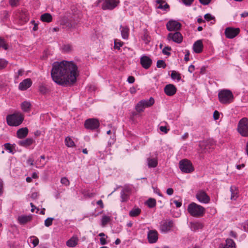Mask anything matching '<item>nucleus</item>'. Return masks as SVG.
<instances>
[{"mask_svg":"<svg viewBox=\"0 0 248 248\" xmlns=\"http://www.w3.org/2000/svg\"><path fill=\"white\" fill-rule=\"evenodd\" d=\"M146 203L149 208H153L156 205V201L155 199L150 198Z\"/></svg>","mask_w":248,"mask_h":248,"instance_id":"37","label":"nucleus"},{"mask_svg":"<svg viewBox=\"0 0 248 248\" xmlns=\"http://www.w3.org/2000/svg\"><path fill=\"white\" fill-rule=\"evenodd\" d=\"M54 220V218L52 217H48L45 220V225L46 227H49L52 224V222Z\"/></svg>","mask_w":248,"mask_h":248,"instance_id":"50","label":"nucleus"},{"mask_svg":"<svg viewBox=\"0 0 248 248\" xmlns=\"http://www.w3.org/2000/svg\"><path fill=\"white\" fill-rule=\"evenodd\" d=\"M142 39L146 44H148V43L150 41L149 34L148 33L146 30L144 31V34L142 37Z\"/></svg>","mask_w":248,"mask_h":248,"instance_id":"41","label":"nucleus"},{"mask_svg":"<svg viewBox=\"0 0 248 248\" xmlns=\"http://www.w3.org/2000/svg\"><path fill=\"white\" fill-rule=\"evenodd\" d=\"M140 63L145 69H149L152 63V60L147 56H143L140 58Z\"/></svg>","mask_w":248,"mask_h":248,"instance_id":"15","label":"nucleus"},{"mask_svg":"<svg viewBox=\"0 0 248 248\" xmlns=\"http://www.w3.org/2000/svg\"><path fill=\"white\" fill-rule=\"evenodd\" d=\"M171 50V48L170 46H165L162 50V53L166 55L170 56V53L168 51H170Z\"/></svg>","mask_w":248,"mask_h":248,"instance_id":"51","label":"nucleus"},{"mask_svg":"<svg viewBox=\"0 0 248 248\" xmlns=\"http://www.w3.org/2000/svg\"><path fill=\"white\" fill-rule=\"evenodd\" d=\"M8 64V62L4 59H0V70L5 68Z\"/></svg>","mask_w":248,"mask_h":248,"instance_id":"48","label":"nucleus"},{"mask_svg":"<svg viewBox=\"0 0 248 248\" xmlns=\"http://www.w3.org/2000/svg\"><path fill=\"white\" fill-rule=\"evenodd\" d=\"M4 146L5 148L7 150H9L10 153L13 152L12 148L11 145L10 143H5L4 145Z\"/></svg>","mask_w":248,"mask_h":248,"instance_id":"56","label":"nucleus"},{"mask_svg":"<svg viewBox=\"0 0 248 248\" xmlns=\"http://www.w3.org/2000/svg\"><path fill=\"white\" fill-rule=\"evenodd\" d=\"M18 16L23 23H26L29 20V14L25 10H21L19 13Z\"/></svg>","mask_w":248,"mask_h":248,"instance_id":"21","label":"nucleus"},{"mask_svg":"<svg viewBox=\"0 0 248 248\" xmlns=\"http://www.w3.org/2000/svg\"><path fill=\"white\" fill-rule=\"evenodd\" d=\"M1 47L5 50H7L8 48V45L4 39L0 37V48Z\"/></svg>","mask_w":248,"mask_h":248,"instance_id":"43","label":"nucleus"},{"mask_svg":"<svg viewBox=\"0 0 248 248\" xmlns=\"http://www.w3.org/2000/svg\"><path fill=\"white\" fill-rule=\"evenodd\" d=\"M230 190L231 191V200H236L238 197V193L237 188L235 186H231Z\"/></svg>","mask_w":248,"mask_h":248,"instance_id":"33","label":"nucleus"},{"mask_svg":"<svg viewBox=\"0 0 248 248\" xmlns=\"http://www.w3.org/2000/svg\"><path fill=\"white\" fill-rule=\"evenodd\" d=\"M167 29L168 31H174L180 30L181 27V24L176 21H170L166 25Z\"/></svg>","mask_w":248,"mask_h":248,"instance_id":"14","label":"nucleus"},{"mask_svg":"<svg viewBox=\"0 0 248 248\" xmlns=\"http://www.w3.org/2000/svg\"><path fill=\"white\" fill-rule=\"evenodd\" d=\"M34 159L32 158L29 157L27 160V163L30 165H33Z\"/></svg>","mask_w":248,"mask_h":248,"instance_id":"64","label":"nucleus"},{"mask_svg":"<svg viewBox=\"0 0 248 248\" xmlns=\"http://www.w3.org/2000/svg\"><path fill=\"white\" fill-rule=\"evenodd\" d=\"M39 91L41 93L45 94L48 92V89L45 85L41 84L39 86Z\"/></svg>","mask_w":248,"mask_h":248,"instance_id":"40","label":"nucleus"},{"mask_svg":"<svg viewBox=\"0 0 248 248\" xmlns=\"http://www.w3.org/2000/svg\"><path fill=\"white\" fill-rule=\"evenodd\" d=\"M30 239L32 240L31 243L33 245L34 247L37 246L39 244V239L38 238L35 236H31L30 237Z\"/></svg>","mask_w":248,"mask_h":248,"instance_id":"46","label":"nucleus"},{"mask_svg":"<svg viewBox=\"0 0 248 248\" xmlns=\"http://www.w3.org/2000/svg\"><path fill=\"white\" fill-rule=\"evenodd\" d=\"M237 131L243 137H248V118L244 117L239 121Z\"/></svg>","mask_w":248,"mask_h":248,"instance_id":"6","label":"nucleus"},{"mask_svg":"<svg viewBox=\"0 0 248 248\" xmlns=\"http://www.w3.org/2000/svg\"><path fill=\"white\" fill-rule=\"evenodd\" d=\"M148 162V166L149 168H155L157 166L158 162L156 158L148 157L147 159Z\"/></svg>","mask_w":248,"mask_h":248,"instance_id":"30","label":"nucleus"},{"mask_svg":"<svg viewBox=\"0 0 248 248\" xmlns=\"http://www.w3.org/2000/svg\"><path fill=\"white\" fill-rule=\"evenodd\" d=\"M197 200L201 202L208 203L210 201V197L203 190H199L196 195Z\"/></svg>","mask_w":248,"mask_h":248,"instance_id":"10","label":"nucleus"},{"mask_svg":"<svg viewBox=\"0 0 248 248\" xmlns=\"http://www.w3.org/2000/svg\"><path fill=\"white\" fill-rule=\"evenodd\" d=\"M65 145L69 147H73L76 145L73 140L69 137H67L65 139Z\"/></svg>","mask_w":248,"mask_h":248,"instance_id":"36","label":"nucleus"},{"mask_svg":"<svg viewBox=\"0 0 248 248\" xmlns=\"http://www.w3.org/2000/svg\"><path fill=\"white\" fill-rule=\"evenodd\" d=\"M41 20L43 22H50L52 20V17L49 13H45L41 15Z\"/></svg>","mask_w":248,"mask_h":248,"instance_id":"32","label":"nucleus"},{"mask_svg":"<svg viewBox=\"0 0 248 248\" xmlns=\"http://www.w3.org/2000/svg\"><path fill=\"white\" fill-rule=\"evenodd\" d=\"M124 44V43L118 41V40H115L114 41V48L117 49L119 50L120 49V47L122 46Z\"/></svg>","mask_w":248,"mask_h":248,"instance_id":"47","label":"nucleus"},{"mask_svg":"<svg viewBox=\"0 0 248 248\" xmlns=\"http://www.w3.org/2000/svg\"><path fill=\"white\" fill-rule=\"evenodd\" d=\"M128 190H124L121 194L122 202H125L128 198Z\"/></svg>","mask_w":248,"mask_h":248,"instance_id":"45","label":"nucleus"},{"mask_svg":"<svg viewBox=\"0 0 248 248\" xmlns=\"http://www.w3.org/2000/svg\"><path fill=\"white\" fill-rule=\"evenodd\" d=\"M110 221V217L108 216H103L101 219L102 226H105Z\"/></svg>","mask_w":248,"mask_h":248,"instance_id":"38","label":"nucleus"},{"mask_svg":"<svg viewBox=\"0 0 248 248\" xmlns=\"http://www.w3.org/2000/svg\"><path fill=\"white\" fill-rule=\"evenodd\" d=\"M34 142L32 138H27L26 140H20L18 142V144L20 146L27 147L31 145Z\"/></svg>","mask_w":248,"mask_h":248,"instance_id":"27","label":"nucleus"},{"mask_svg":"<svg viewBox=\"0 0 248 248\" xmlns=\"http://www.w3.org/2000/svg\"><path fill=\"white\" fill-rule=\"evenodd\" d=\"M170 76L173 79H176L177 80H180L181 78L180 74L175 71H172L171 72Z\"/></svg>","mask_w":248,"mask_h":248,"instance_id":"39","label":"nucleus"},{"mask_svg":"<svg viewBox=\"0 0 248 248\" xmlns=\"http://www.w3.org/2000/svg\"><path fill=\"white\" fill-rule=\"evenodd\" d=\"M156 66L158 68H165L166 67V64L163 60H158L157 62Z\"/></svg>","mask_w":248,"mask_h":248,"instance_id":"49","label":"nucleus"},{"mask_svg":"<svg viewBox=\"0 0 248 248\" xmlns=\"http://www.w3.org/2000/svg\"><path fill=\"white\" fill-rule=\"evenodd\" d=\"M51 76L53 80L59 85H72L78 76V67L72 62H56L53 63Z\"/></svg>","mask_w":248,"mask_h":248,"instance_id":"1","label":"nucleus"},{"mask_svg":"<svg viewBox=\"0 0 248 248\" xmlns=\"http://www.w3.org/2000/svg\"><path fill=\"white\" fill-rule=\"evenodd\" d=\"M29 132L27 127H23L19 129L16 132L17 137L19 139H24L27 137Z\"/></svg>","mask_w":248,"mask_h":248,"instance_id":"20","label":"nucleus"},{"mask_svg":"<svg viewBox=\"0 0 248 248\" xmlns=\"http://www.w3.org/2000/svg\"><path fill=\"white\" fill-rule=\"evenodd\" d=\"M156 2L159 4L157 7L158 9L166 10V9H169L170 7L169 5L165 3L164 0H156Z\"/></svg>","mask_w":248,"mask_h":248,"instance_id":"31","label":"nucleus"},{"mask_svg":"<svg viewBox=\"0 0 248 248\" xmlns=\"http://www.w3.org/2000/svg\"><path fill=\"white\" fill-rule=\"evenodd\" d=\"M159 129L161 131L164 132L165 133H167L169 129L167 128L166 126H161L159 127Z\"/></svg>","mask_w":248,"mask_h":248,"instance_id":"61","label":"nucleus"},{"mask_svg":"<svg viewBox=\"0 0 248 248\" xmlns=\"http://www.w3.org/2000/svg\"><path fill=\"white\" fill-rule=\"evenodd\" d=\"M24 117L21 113L8 115L6 117L7 124L10 126H18L23 121Z\"/></svg>","mask_w":248,"mask_h":248,"instance_id":"3","label":"nucleus"},{"mask_svg":"<svg viewBox=\"0 0 248 248\" xmlns=\"http://www.w3.org/2000/svg\"><path fill=\"white\" fill-rule=\"evenodd\" d=\"M62 49L64 52H70L71 51H72V47L69 44L65 45L63 46L62 47Z\"/></svg>","mask_w":248,"mask_h":248,"instance_id":"52","label":"nucleus"},{"mask_svg":"<svg viewBox=\"0 0 248 248\" xmlns=\"http://www.w3.org/2000/svg\"><path fill=\"white\" fill-rule=\"evenodd\" d=\"M187 211L192 216L199 217L203 215L205 209L201 205L192 202L188 206Z\"/></svg>","mask_w":248,"mask_h":248,"instance_id":"2","label":"nucleus"},{"mask_svg":"<svg viewBox=\"0 0 248 248\" xmlns=\"http://www.w3.org/2000/svg\"><path fill=\"white\" fill-rule=\"evenodd\" d=\"M104 1L102 5V9L106 10H112L114 9L120 2L119 0H98V3Z\"/></svg>","mask_w":248,"mask_h":248,"instance_id":"7","label":"nucleus"},{"mask_svg":"<svg viewBox=\"0 0 248 248\" xmlns=\"http://www.w3.org/2000/svg\"><path fill=\"white\" fill-rule=\"evenodd\" d=\"M61 182L62 185H64L66 186H69L70 184V182L66 177L62 178L61 180Z\"/></svg>","mask_w":248,"mask_h":248,"instance_id":"54","label":"nucleus"},{"mask_svg":"<svg viewBox=\"0 0 248 248\" xmlns=\"http://www.w3.org/2000/svg\"><path fill=\"white\" fill-rule=\"evenodd\" d=\"M240 32L239 28H227L225 30V34L227 38L232 39L236 36Z\"/></svg>","mask_w":248,"mask_h":248,"instance_id":"11","label":"nucleus"},{"mask_svg":"<svg viewBox=\"0 0 248 248\" xmlns=\"http://www.w3.org/2000/svg\"><path fill=\"white\" fill-rule=\"evenodd\" d=\"M203 45L201 40L195 42L193 45V50L195 53H200L202 51Z\"/></svg>","mask_w":248,"mask_h":248,"instance_id":"22","label":"nucleus"},{"mask_svg":"<svg viewBox=\"0 0 248 248\" xmlns=\"http://www.w3.org/2000/svg\"><path fill=\"white\" fill-rule=\"evenodd\" d=\"M144 108H145L143 105H142L141 104L140 105V102H139L137 103V104L136 105V106L135 107V109H136V111L139 113L143 111Z\"/></svg>","mask_w":248,"mask_h":248,"instance_id":"44","label":"nucleus"},{"mask_svg":"<svg viewBox=\"0 0 248 248\" xmlns=\"http://www.w3.org/2000/svg\"><path fill=\"white\" fill-rule=\"evenodd\" d=\"M120 29H121V35L123 39H127L129 36V29L127 26H121Z\"/></svg>","mask_w":248,"mask_h":248,"instance_id":"28","label":"nucleus"},{"mask_svg":"<svg viewBox=\"0 0 248 248\" xmlns=\"http://www.w3.org/2000/svg\"><path fill=\"white\" fill-rule=\"evenodd\" d=\"M200 3L202 5H208L209 4L211 1V0H199Z\"/></svg>","mask_w":248,"mask_h":248,"instance_id":"60","label":"nucleus"},{"mask_svg":"<svg viewBox=\"0 0 248 248\" xmlns=\"http://www.w3.org/2000/svg\"><path fill=\"white\" fill-rule=\"evenodd\" d=\"M46 164V162H45L44 161H40L39 162H38L37 161L36 162V167L39 168V167H42L45 166Z\"/></svg>","mask_w":248,"mask_h":248,"instance_id":"57","label":"nucleus"},{"mask_svg":"<svg viewBox=\"0 0 248 248\" xmlns=\"http://www.w3.org/2000/svg\"><path fill=\"white\" fill-rule=\"evenodd\" d=\"M78 238L77 236L75 235L72 236L69 240H68L66 244L69 247L73 248L76 247L78 244Z\"/></svg>","mask_w":248,"mask_h":248,"instance_id":"23","label":"nucleus"},{"mask_svg":"<svg viewBox=\"0 0 248 248\" xmlns=\"http://www.w3.org/2000/svg\"><path fill=\"white\" fill-rule=\"evenodd\" d=\"M214 144L213 140H209L200 142L199 147L202 153L210 152L214 148L213 146Z\"/></svg>","mask_w":248,"mask_h":248,"instance_id":"8","label":"nucleus"},{"mask_svg":"<svg viewBox=\"0 0 248 248\" xmlns=\"http://www.w3.org/2000/svg\"><path fill=\"white\" fill-rule=\"evenodd\" d=\"M166 192L169 195H171L173 193V189L172 188H169L167 189Z\"/></svg>","mask_w":248,"mask_h":248,"instance_id":"63","label":"nucleus"},{"mask_svg":"<svg viewBox=\"0 0 248 248\" xmlns=\"http://www.w3.org/2000/svg\"><path fill=\"white\" fill-rule=\"evenodd\" d=\"M179 169L184 173H189L194 170L192 162L187 159H184L179 161Z\"/></svg>","mask_w":248,"mask_h":248,"instance_id":"5","label":"nucleus"},{"mask_svg":"<svg viewBox=\"0 0 248 248\" xmlns=\"http://www.w3.org/2000/svg\"><path fill=\"white\" fill-rule=\"evenodd\" d=\"M140 105L143 106L144 108L152 106L155 103L154 99L151 97L149 100H142L140 101Z\"/></svg>","mask_w":248,"mask_h":248,"instance_id":"25","label":"nucleus"},{"mask_svg":"<svg viewBox=\"0 0 248 248\" xmlns=\"http://www.w3.org/2000/svg\"><path fill=\"white\" fill-rule=\"evenodd\" d=\"M32 219V216H20L18 218V220L20 224H24L30 221Z\"/></svg>","mask_w":248,"mask_h":248,"instance_id":"29","label":"nucleus"},{"mask_svg":"<svg viewBox=\"0 0 248 248\" xmlns=\"http://www.w3.org/2000/svg\"><path fill=\"white\" fill-rule=\"evenodd\" d=\"M182 0L185 5H188V6L192 4V3L193 2V1H194V0Z\"/></svg>","mask_w":248,"mask_h":248,"instance_id":"59","label":"nucleus"},{"mask_svg":"<svg viewBox=\"0 0 248 248\" xmlns=\"http://www.w3.org/2000/svg\"><path fill=\"white\" fill-rule=\"evenodd\" d=\"M140 105L143 106L144 108L152 106L155 103L154 99L151 97L149 100H142L140 101Z\"/></svg>","mask_w":248,"mask_h":248,"instance_id":"26","label":"nucleus"},{"mask_svg":"<svg viewBox=\"0 0 248 248\" xmlns=\"http://www.w3.org/2000/svg\"><path fill=\"white\" fill-rule=\"evenodd\" d=\"M127 81L130 83H133L135 81V78L133 76H129L127 78Z\"/></svg>","mask_w":248,"mask_h":248,"instance_id":"62","label":"nucleus"},{"mask_svg":"<svg viewBox=\"0 0 248 248\" xmlns=\"http://www.w3.org/2000/svg\"><path fill=\"white\" fill-rule=\"evenodd\" d=\"M214 119L215 120H217L219 119V113L218 111L215 110L213 114Z\"/></svg>","mask_w":248,"mask_h":248,"instance_id":"58","label":"nucleus"},{"mask_svg":"<svg viewBox=\"0 0 248 248\" xmlns=\"http://www.w3.org/2000/svg\"><path fill=\"white\" fill-rule=\"evenodd\" d=\"M177 89L173 84L167 85L164 88V92L168 96H172L175 94Z\"/></svg>","mask_w":248,"mask_h":248,"instance_id":"17","label":"nucleus"},{"mask_svg":"<svg viewBox=\"0 0 248 248\" xmlns=\"http://www.w3.org/2000/svg\"><path fill=\"white\" fill-rule=\"evenodd\" d=\"M99 122L97 119L91 118L86 120L84 123L85 127L90 130H94L99 126Z\"/></svg>","mask_w":248,"mask_h":248,"instance_id":"9","label":"nucleus"},{"mask_svg":"<svg viewBox=\"0 0 248 248\" xmlns=\"http://www.w3.org/2000/svg\"><path fill=\"white\" fill-rule=\"evenodd\" d=\"M219 248H235L234 242L231 239H227L225 244H221Z\"/></svg>","mask_w":248,"mask_h":248,"instance_id":"24","label":"nucleus"},{"mask_svg":"<svg viewBox=\"0 0 248 248\" xmlns=\"http://www.w3.org/2000/svg\"><path fill=\"white\" fill-rule=\"evenodd\" d=\"M32 81L30 78H27L24 79L19 85V89L21 91L26 90L31 86Z\"/></svg>","mask_w":248,"mask_h":248,"instance_id":"19","label":"nucleus"},{"mask_svg":"<svg viewBox=\"0 0 248 248\" xmlns=\"http://www.w3.org/2000/svg\"><path fill=\"white\" fill-rule=\"evenodd\" d=\"M219 101L222 104H230L233 101V95L229 90H222L218 94Z\"/></svg>","mask_w":248,"mask_h":248,"instance_id":"4","label":"nucleus"},{"mask_svg":"<svg viewBox=\"0 0 248 248\" xmlns=\"http://www.w3.org/2000/svg\"><path fill=\"white\" fill-rule=\"evenodd\" d=\"M202 224L200 223H191V228L194 231H196L199 229H201L202 228Z\"/></svg>","mask_w":248,"mask_h":248,"instance_id":"42","label":"nucleus"},{"mask_svg":"<svg viewBox=\"0 0 248 248\" xmlns=\"http://www.w3.org/2000/svg\"><path fill=\"white\" fill-rule=\"evenodd\" d=\"M61 24L65 25L68 29H70L76 26L77 22L72 17L68 18L65 16L62 19Z\"/></svg>","mask_w":248,"mask_h":248,"instance_id":"12","label":"nucleus"},{"mask_svg":"<svg viewBox=\"0 0 248 248\" xmlns=\"http://www.w3.org/2000/svg\"><path fill=\"white\" fill-rule=\"evenodd\" d=\"M148 241L150 243H154L158 239V233L155 230H151L148 234Z\"/></svg>","mask_w":248,"mask_h":248,"instance_id":"18","label":"nucleus"},{"mask_svg":"<svg viewBox=\"0 0 248 248\" xmlns=\"http://www.w3.org/2000/svg\"><path fill=\"white\" fill-rule=\"evenodd\" d=\"M204 18L208 21L214 19L215 17L211 16L210 14H206L204 15Z\"/></svg>","mask_w":248,"mask_h":248,"instance_id":"55","label":"nucleus"},{"mask_svg":"<svg viewBox=\"0 0 248 248\" xmlns=\"http://www.w3.org/2000/svg\"><path fill=\"white\" fill-rule=\"evenodd\" d=\"M141 213V210L139 208L132 209L129 212V216L131 217H136L138 216Z\"/></svg>","mask_w":248,"mask_h":248,"instance_id":"35","label":"nucleus"},{"mask_svg":"<svg viewBox=\"0 0 248 248\" xmlns=\"http://www.w3.org/2000/svg\"><path fill=\"white\" fill-rule=\"evenodd\" d=\"M20 0H9V4L12 7H16L19 4Z\"/></svg>","mask_w":248,"mask_h":248,"instance_id":"53","label":"nucleus"},{"mask_svg":"<svg viewBox=\"0 0 248 248\" xmlns=\"http://www.w3.org/2000/svg\"><path fill=\"white\" fill-rule=\"evenodd\" d=\"M173 226V222L171 220H166L162 222L160 225V230L163 232L169 231Z\"/></svg>","mask_w":248,"mask_h":248,"instance_id":"16","label":"nucleus"},{"mask_svg":"<svg viewBox=\"0 0 248 248\" xmlns=\"http://www.w3.org/2000/svg\"><path fill=\"white\" fill-rule=\"evenodd\" d=\"M31 104L29 102L24 101L21 105V107L22 109L25 112H29L31 109Z\"/></svg>","mask_w":248,"mask_h":248,"instance_id":"34","label":"nucleus"},{"mask_svg":"<svg viewBox=\"0 0 248 248\" xmlns=\"http://www.w3.org/2000/svg\"><path fill=\"white\" fill-rule=\"evenodd\" d=\"M168 39L169 40H172L177 43H180L183 41V36L180 32L176 31L174 33H169L168 35Z\"/></svg>","mask_w":248,"mask_h":248,"instance_id":"13","label":"nucleus"}]
</instances>
